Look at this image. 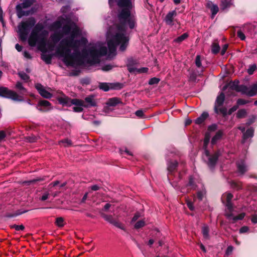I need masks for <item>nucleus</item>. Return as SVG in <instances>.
<instances>
[{
    "instance_id": "obj_1",
    "label": "nucleus",
    "mask_w": 257,
    "mask_h": 257,
    "mask_svg": "<svg viewBox=\"0 0 257 257\" xmlns=\"http://www.w3.org/2000/svg\"><path fill=\"white\" fill-rule=\"evenodd\" d=\"M61 28L62 35L66 37L61 41L56 49V55L67 66H80L85 61L90 64H97L100 62L101 57L107 54V48L101 43L84 48L87 40L85 38L77 39L80 32L73 22L63 20L57 21L50 26V29L55 31Z\"/></svg>"
},
{
    "instance_id": "obj_2",
    "label": "nucleus",
    "mask_w": 257,
    "mask_h": 257,
    "mask_svg": "<svg viewBox=\"0 0 257 257\" xmlns=\"http://www.w3.org/2000/svg\"><path fill=\"white\" fill-rule=\"evenodd\" d=\"M134 0H118L117 5L121 9L117 15V23L110 27L107 32L108 48V57L115 56L116 47L120 45L119 50L124 51L128 44L127 28L133 29L136 25V18L132 10Z\"/></svg>"
},
{
    "instance_id": "obj_3",
    "label": "nucleus",
    "mask_w": 257,
    "mask_h": 257,
    "mask_svg": "<svg viewBox=\"0 0 257 257\" xmlns=\"http://www.w3.org/2000/svg\"><path fill=\"white\" fill-rule=\"evenodd\" d=\"M45 26L41 22H39L35 26L28 39L29 45L31 47L36 46L42 52L41 59L46 63L50 64L52 55L46 52V43L49 32L45 30Z\"/></svg>"
},
{
    "instance_id": "obj_4",
    "label": "nucleus",
    "mask_w": 257,
    "mask_h": 257,
    "mask_svg": "<svg viewBox=\"0 0 257 257\" xmlns=\"http://www.w3.org/2000/svg\"><path fill=\"white\" fill-rule=\"evenodd\" d=\"M210 135L209 132L205 134L204 139L203 141V148L204 153L203 155V159L207 163V165L210 169H213L215 167L219 156L220 155L219 151L216 152L213 154H210L206 148L209 142Z\"/></svg>"
},
{
    "instance_id": "obj_5",
    "label": "nucleus",
    "mask_w": 257,
    "mask_h": 257,
    "mask_svg": "<svg viewBox=\"0 0 257 257\" xmlns=\"http://www.w3.org/2000/svg\"><path fill=\"white\" fill-rule=\"evenodd\" d=\"M36 25V20L33 17L29 18L27 20L21 22L18 26L17 32L19 34V38L22 41H26L28 38V35L30 29L33 27H35Z\"/></svg>"
},
{
    "instance_id": "obj_6",
    "label": "nucleus",
    "mask_w": 257,
    "mask_h": 257,
    "mask_svg": "<svg viewBox=\"0 0 257 257\" xmlns=\"http://www.w3.org/2000/svg\"><path fill=\"white\" fill-rule=\"evenodd\" d=\"M59 102L63 105L70 106L72 104L75 106L73 107V111L76 112L82 111L83 107L85 106L84 101L78 99H71L68 97L63 95L58 98Z\"/></svg>"
},
{
    "instance_id": "obj_7",
    "label": "nucleus",
    "mask_w": 257,
    "mask_h": 257,
    "mask_svg": "<svg viewBox=\"0 0 257 257\" xmlns=\"http://www.w3.org/2000/svg\"><path fill=\"white\" fill-rule=\"evenodd\" d=\"M178 163L176 161H170L167 162V169L168 171V179L170 181L172 186L176 190L178 189V187L175 183L178 180V179H174L173 177H175V175L180 178V174L179 173H176L175 171L178 167Z\"/></svg>"
},
{
    "instance_id": "obj_8",
    "label": "nucleus",
    "mask_w": 257,
    "mask_h": 257,
    "mask_svg": "<svg viewBox=\"0 0 257 257\" xmlns=\"http://www.w3.org/2000/svg\"><path fill=\"white\" fill-rule=\"evenodd\" d=\"M22 3L16 6V12L19 18L23 16H29L30 14V11H25L24 9L30 7L33 3L34 0H22Z\"/></svg>"
},
{
    "instance_id": "obj_9",
    "label": "nucleus",
    "mask_w": 257,
    "mask_h": 257,
    "mask_svg": "<svg viewBox=\"0 0 257 257\" xmlns=\"http://www.w3.org/2000/svg\"><path fill=\"white\" fill-rule=\"evenodd\" d=\"M0 96L10 98L17 101H22V97L19 95L16 92L9 90L5 87H0Z\"/></svg>"
},
{
    "instance_id": "obj_10",
    "label": "nucleus",
    "mask_w": 257,
    "mask_h": 257,
    "mask_svg": "<svg viewBox=\"0 0 257 257\" xmlns=\"http://www.w3.org/2000/svg\"><path fill=\"white\" fill-rule=\"evenodd\" d=\"M236 89L238 92L249 96H253L257 94V84L255 83L250 87L241 85L237 87Z\"/></svg>"
},
{
    "instance_id": "obj_11",
    "label": "nucleus",
    "mask_w": 257,
    "mask_h": 257,
    "mask_svg": "<svg viewBox=\"0 0 257 257\" xmlns=\"http://www.w3.org/2000/svg\"><path fill=\"white\" fill-rule=\"evenodd\" d=\"M232 198L233 195L229 192H226L222 195L221 200L227 209H233L235 207V201Z\"/></svg>"
},
{
    "instance_id": "obj_12",
    "label": "nucleus",
    "mask_w": 257,
    "mask_h": 257,
    "mask_svg": "<svg viewBox=\"0 0 257 257\" xmlns=\"http://www.w3.org/2000/svg\"><path fill=\"white\" fill-rule=\"evenodd\" d=\"M104 212H100L101 216L103 217L106 221L113 223L115 226L118 228H120L122 230H124V226L121 224V223L116 222L114 220V218L112 215L109 214L108 212V210H103Z\"/></svg>"
},
{
    "instance_id": "obj_13",
    "label": "nucleus",
    "mask_w": 257,
    "mask_h": 257,
    "mask_svg": "<svg viewBox=\"0 0 257 257\" xmlns=\"http://www.w3.org/2000/svg\"><path fill=\"white\" fill-rule=\"evenodd\" d=\"M36 108L42 112H47L52 109L51 104L47 100H42L38 102Z\"/></svg>"
},
{
    "instance_id": "obj_14",
    "label": "nucleus",
    "mask_w": 257,
    "mask_h": 257,
    "mask_svg": "<svg viewBox=\"0 0 257 257\" xmlns=\"http://www.w3.org/2000/svg\"><path fill=\"white\" fill-rule=\"evenodd\" d=\"M233 210H228V212H226L225 214L227 218L229 221L234 223L237 220H241L244 218L245 216V214L244 213H240L238 215H235L233 213Z\"/></svg>"
},
{
    "instance_id": "obj_15",
    "label": "nucleus",
    "mask_w": 257,
    "mask_h": 257,
    "mask_svg": "<svg viewBox=\"0 0 257 257\" xmlns=\"http://www.w3.org/2000/svg\"><path fill=\"white\" fill-rule=\"evenodd\" d=\"M177 16V12L175 10L170 11L166 16L164 21L167 25L172 26L177 21L175 18Z\"/></svg>"
},
{
    "instance_id": "obj_16",
    "label": "nucleus",
    "mask_w": 257,
    "mask_h": 257,
    "mask_svg": "<svg viewBox=\"0 0 257 257\" xmlns=\"http://www.w3.org/2000/svg\"><path fill=\"white\" fill-rule=\"evenodd\" d=\"M198 187V185L196 184L195 179L192 176H190L189 178L188 183L186 185L187 189L185 188H182L181 190V192L183 193H187L189 190H194Z\"/></svg>"
},
{
    "instance_id": "obj_17",
    "label": "nucleus",
    "mask_w": 257,
    "mask_h": 257,
    "mask_svg": "<svg viewBox=\"0 0 257 257\" xmlns=\"http://www.w3.org/2000/svg\"><path fill=\"white\" fill-rule=\"evenodd\" d=\"M35 87L37 90L38 91L40 94L43 97L45 98H50L52 96V94L47 91L44 86L39 83H37L35 85Z\"/></svg>"
},
{
    "instance_id": "obj_18",
    "label": "nucleus",
    "mask_w": 257,
    "mask_h": 257,
    "mask_svg": "<svg viewBox=\"0 0 257 257\" xmlns=\"http://www.w3.org/2000/svg\"><path fill=\"white\" fill-rule=\"evenodd\" d=\"M237 173L240 175H243L248 170V166L245 162L244 160L240 159L236 162Z\"/></svg>"
},
{
    "instance_id": "obj_19",
    "label": "nucleus",
    "mask_w": 257,
    "mask_h": 257,
    "mask_svg": "<svg viewBox=\"0 0 257 257\" xmlns=\"http://www.w3.org/2000/svg\"><path fill=\"white\" fill-rule=\"evenodd\" d=\"M225 95L223 92H221L217 97L214 106V111L216 113H218V107L221 106L224 101Z\"/></svg>"
},
{
    "instance_id": "obj_20",
    "label": "nucleus",
    "mask_w": 257,
    "mask_h": 257,
    "mask_svg": "<svg viewBox=\"0 0 257 257\" xmlns=\"http://www.w3.org/2000/svg\"><path fill=\"white\" fill-rule=\"evenodd\" d=\"M206 7L210 10L211 13V18L213 19L215 16L218 12L219 8L217 5L213 4L211 2H208L206 4Z\"/></svg>"
},
{
    "instance_id": "obj_21",
    "label": "nucleus",
    "mask_w": 257,
    "mask_h": 257,
    "mask_svg": "<svg viewBox=\"0 0 257 257\" xmlns=\"http://www.w3.org/2000/svg\"><path fill=\"white\" fill-rule=\"evenodd\" d=\"M27 210H24V211H20L19 210H10L11 212L7 213L6 216L8 218H14L26 213Z\"/></svg>"
},
{
    "instance_id": "obj_22",
    "label": "nucleus",
    "mask_w": 257,
    "mask_h": 257,
    "mask_svg": "<svg viewBox=\"0 0 257 257\" xmlns=\"http://www.w3.org/2000/svg\"><path fill=\"white\" fill-rule=\"evenodd\" d=\"M206 190L204 186H201L200 190H198L197 192L196 197L193 196L194 201H195L196 199H198L199 201L203 200V198L206 196Z\"/></svg>"
},
{
    "instance_id": "obj_23",
    "label": "nucleus",
    "mask_w": 257,
    "mask_h": 257,
    "mask_svg": "<svg viewBox=\"0 0 257 257\" xmlns=\"http://www.w3.org/2000/svg\"><path fill=\"white\" fill-rule=\"evenodd\" d=\"M254 130L252 127L247 129L243 134L242 143H245L246 140L253 136Z\"/></svg>"
},
{
    "instance_id": "obj_24",
    "label": "nucleus",
    "mask_w": 257,
    "mask_h": 257,
    "mask_svg": "<svg viewBox=\"0 0 257 257\" xmlns=\"http://www.w3.org/2000/svg\"><path fill=\"white\" fill-rule=\"evenodd\" d=\"M208 112H203L199 117L195 120V123L198 124H201L208 117Z\"/></svg>"
},
{
    "instance_id": "obj_25",
    "label": "nucleus",
    "mask_w": 257,
    "mask_h": 257,
    "mask_svg": "<svg viewBox=\"0 0 257 257\" xmlns=\"http://www.w3.org/2000/svg\"><path fill=\"white\" fill-rule=\"evenodd\" d=\"M85 101L87 103V104H85V106H84L85 107L94 106L96 105V103L94 100L93 97L92 96L86 97L85 98Z\"/></svg>"
},
{
    "instance_id": "obj_26",
    "label": "nucleus",
    "mask_w": 257,
    "mask_h": 257,
    "mask_svg": "<svg viewBox=\"0 0 257 257\" xmlns=\"http://www.w3.org/2000/svg\"><path fill=\"white\" fill-rule=\"evenodd\" d=\"M232 5V0H221L220 7L221 9L225 10L230 8Z\"/></svg>"
},
{
    "instance_id": "obj_27",
    "label": "nucleus",
    "mask_w": 257,
    "mask_h": 257,
    "mask_svg": "<svg viewBox=\"0 0 257 257\" xmlns=\"http://www.w3.org/2000/svg\"><path fill=\"white\" fill-rule=\"evenodd\" d=\"M223 135V132L221 131H218L215 134V135L212 138L211 140L212 145L215 144L217 142L220 140Z\"/></svg>"
},
{
    "instance_id": "obj_28",
    "label": "nucleus",
    "mask_w": 257,
    "mask_h": 257,
    "mask_svg": "<svg viewBox=\"0 0 257 257\" xmlns=\"http://www.w3.org/2000/svg\"><path fill=\"white\" fill-rule=\"evenodd\" d=\"M119 101L118 98H112L109 99L108 100V101L107 102V104L108 106H114L116 105L118 103H119Z\"/></svg>"
},
{
    "instance_id": "obj_29",
    "label": "nucleus",
    "mask_w": 257,
    "mask_h": 257,
    "mask_svg": "<svg viewBox=\"0 0 257 257\" xmlns=\"http://www.w3.org/2000/svg\"><path fill=\"white\" fill-rule=\"evenodd\" d=\"M88 192H90V193L89 194V201H92V202H95L97 201V198L98 195H99L98 193H94L92 191H89Z\"/></svg>"
},
{
    "instance_id": "obj_30",
    "label": "nucleus",
    "mask_w": 257,
    "mask_h": 257,
    "mask_svg": "<svg viewBox=\"0 0 257 257\" xmlns=\"http://www.w3.org/2000/svg\"><path fill=\"white\" fill-rule=\"evenodd\" d=\"M16 87L17 89L21 91V93L22 94H25L27 92L26 89L23 87L22 83L20 82H18L17 83Z\"/></svg>"
},
{
    "instance_id": "obj_31",
    "label": "nucleus",
    "mask_w": 257,
    "mask_h": 257,
    "mask_svg": "<svg viewBox=\"0 0 257 257\" xmlns=\"http://www.w3.org/2000/svg\"><path fill=\"white\" fill-rule=\"evenodd\" d=\"M231 187L236 190H239L241 188V184L239 182L232 181L231 183Z\"/></svg>"
},
{
    "instance_id": "obj_32",
    "label": "nucleus",
    "mask_w": 257,
    "mask_h": 257,
    "mask_svg": "<svg viewBox=\"0 0 257 257\" xmlns=\"http://www.w3.org/2000/svg\"><path fill=\"white\" fill-rule=\"evenodd\" d=\"M202 232L203 236L205 238H208L209 237V228L207 226L205 225L202 227Z\"/></svg>"
},
{
    "instance_id": "obj_33",
    "label": "nucleus",
    "mask_w": 257,
    "mask_h": 257,
    "mask_svg": "<svg viewBox=\"0 0 257 257\" xmlns=\"http://www.w3.org/2000/svg\"><path fill=\"white\" fill-rule=\"evenodd\" d=\"M188 37V35L187 33H185L182 34L181 36L178 37L174 41L177 43L181 42L182 41H184L185 39H186Z\"/></svg>"
},
{
    "instance_id": "obj_34",
    "label": "nucleus",
    "mask_w": 257,
    "mask_h": 257,
    "mask_svg": "<svg viewBox=\"0 0 257 257\" xmlns=\"http://www.w3.org/2000/svg\"><path fill=\"white\" fill-rule=\"evenodd\" d=\"M55 223L59 227H63L64 225V219L61 217L57 218Z\"/></svg>"
},
{
    "instance_id": "obj_35",
    "label": "nucleus",
    "mask_w": 257,
    "mask_h": 257,
    "mask_svg": "<svg viewBox=\"0 0 257 257\" xmlns=\"http://www.w3.org/2000/svg\"><path fill=\"white\" fill-rule=\"evenodd\" d=\"M246 115V111L244 109H242L237 111L236 116L238 118H243Z\"/></svg>"
},
{
    "instance_id": "obj_36",
    "label": "nucleus",
    "mask_w": 257,
    "mask_h": 257,
    "mask_svg": "<svg viewBox=\"0 0 257 257\" xmlns=\"http://www.w3.org/2000/svg\"><path fill=\"white\" fill-rule=\"evenodd\" d=\"M145 225V221L144 220H141L137 221L134 226L136 229H139L144 226Z\"/></svg>"
},
{
    "instance_id": "obj_37",
    "label": "nucleus",
    "mask_w": 257,
    "mask_h": 257,
    "mask_svg": "<svg viewBox=\"0 0 257 257\" xmlns=\"http://www.w3.org/2000/svg\"><path fill=\"white\" fill-rule=\"evenodd\" d=\"M51 40L55 43L58 42L60 40V37L56 33H54L51 36Z\"/></svg>"
},
{
    "instance_id": "obj_38",
    "label": "nucleus",
    "mask_w": 257,
    "mask_h": 257,
    "mask_svg": "<svg viewBox=\"0 0 257 257\" xmlns=\"http://www.w3.org/2000/svg\"><path fill=\"white\" fill-rule=\"evenodd\" d=\"M220 50V47L217 44H213L212 46L211 51L213 53L217 54Z\"/></svg>"
},
{
    "instance_id": "obj_39",
    "label": "nucleus",
    "mask_w": 257,
    "mask_h": 257,
    "mask_svg": "<svg viewBox=\"0 0 257 257\" xmlns=\"http://www.w3.org/2000/svg\"><path fill=\"white\" fill-rule=\"evenodd\" d=\"M99 88L105 91H107L110 89L109 85L106 83H100L99 85Z\"/></svg>"
},
{
    "instance_id": "obj_40",
    "label": "nucleus",
    "mask_w": 257,
    "mask_h": 257,
    "mask_svg": "<svg viewBox=\"0 0 257 257\" xmlns=\"http://www.w3.org/2000/svg\"><path fill=\"white\" fill-rule=\"evenodd\" d=\"M219 113L222 114L224 116L227 115V114L228 113L227 108L224 107H222V106L218 107V114Z\"/></svg>"
},
{
    "instance_id": "obj_41",
    "label": "nucleus",
    "mask_w": 257,
    "mask_h": 257,
    "mask_svg": "<svg viewBox=\"0 0 257 257\" xmlns=\"http://www.w3.org/2000/svg\"><path fill=\"white\" fill-rule=\"evenodd\" d=\"M256 69V66L255 64H253L249 66V68L247 69V73L251 75L253 73L254 71Z\"/></svg>"
},
{
    "instance_id": "obj_42",
    "label": "nucleus",
    "mask_w": 257,
    "mask_h": 257,
    "mask_svg": "<svg viewBox=\"0 0 257 257\" xmlns=\"http://www.w3.org/2000/svg\"><path fill=\"white\" fill-rule=\"evenodd\" d=\"M60 144H63L64 147H69L71 146L72 143L70 140L65 139L59 142Z\"/></svg>"
},
{
    "instance_id": "obj_43",
    "label": "nucleus",
    "mask_w": 257,
    "mask_h": 257,
    "mask_svg": "<svg viewBox=\"0 0 257 257\" xmlns=\"http://www.w3.org/2000/svg\"><path fill=\"white\" fill-rule=\"evenodd\" d=\"M19 75L22 79L25 81H27L29 79V76L24 72H19Z\"/></svg>"
},
{
    "instance_id": "obj_44",
    "label": "nucleus",
    "mask_w": 257,
    "mask_h": 257,
    "mask_svg": "<svg viewBox=\"0 0 257 257\" xmlns=\"http://www.w3.org/2000/svg\"><path fill=\"white\" fill-rule=\"evenodd\" d=\"M90 192H87L83 196L80 201V203H85L87 200H89V194Z\"/></svg>"
},
{
    "instance_id": "obj_45",
    "label": "nucleus",
    "mask_w": 257,
    "mask_h": 257,
    "mask_svg": "<svg viewBox=\"0 0 257 257\" xmlns=\"http://www.w3.org/2000/svg\"><path fill=\"white\" fill-rule=\"evenodd\" d=\"M127 67L130 72L137 73L138 68L135 67L134 66L132 65L131 64H128L127 65Z\"/></svg>"
},
{
    "instance_id": "obj_46",
    "label": "nucleus",
    "mask_w": 257,
    "mask_h": 257,
    "mask_svg": "<svg viewBox=\"0 0 257 257\" xmlns=\"http://www.w3.org/2000/svg\"><path fill=\"white\" fill-rule=\"evenodd\" d=\"M115 202V201L113 200L110 201L109 202L106 203L105 205H104V209H109L110 207H114V203Z\"/></svg>"
},
{
    "instance_id": "obj_47",
    "label": "nucleus",
    "mask_w": 257,
    "mask_h": 257,
    "mask_svg": "<svg viewBox=\"0 0 257 257\" xmlns=\"http://www.w3.org/2000/svg\"><path fill=\"white\" fill-rule=\"evenodd\" d=\"M113 67L114 66L112 64H106L102 66V70L104 71H108L111 70Z\"/></svg>"
},
{
    "instance_id": "obj_48",
    "label": "nucleus",
    "mask_w": 257,
    "mask_h": 257,
    "mask_svg": "<svg viewBox=\"0 0 257 257\" xmlns=\"http://www.w3.org/2000/svg\"><path fill=\"white\" fill-rule=\"evenodd\" d=\"M135 114L139 117L144 118L145 117L144 113L143 110L139 109L135 112Z\"/></svg>"
},
{
    "instance_id": "obj_49",
    "label": "nucleus",
    "mask_w": 257,
    "mask_h": 257,
    "mask_svg": "<svg viewBox=\"0 0 257 257\" xmlns=\"http://www.w3.org/2000/svg\"><path fill=\"white\" fill-rule=\"evenodd\" d=\"M186 202L187 206L189 208V209H193V208H194L193 202L191 200V199H190L189 198H187L186 199Z\"/></svg>"
},
{
    "instance_id": "obj_50",
    "label": "nucleus",
    "mask_w": 257,
    "mask_h": 257,
    "mask_svg": "<svg viewBox=\"0 0 257 257\" xmlns=\"http://www.w3.org/2000/svg\"><path fill=\"white\" fill-rule=\"evenodd\" d=\"M195 64L196 66L198 68H200L201 67V62L200 59V56L199 55H197L196 57Z\"/></svg>"
},
{
    "instance_id": "obj_51",
    "label": "nucleus",
    "mask_w": 257,
    "mask_h": 257,
    "mask_svg": "<svg viewBox=\"0 0 257 257\" xmlns=\"http://www.w3.org/2000/svg\"><path fill=\"white\" fill-rule=\"evenodd\" d=\"M160 81V79L156 78V77H154V78H152L151 79H150V80H149V84L150 85H153V84H157Z\"/></svg>"
},
{
    "instance_id": "obj_52",
    "label": "nucleus",
    "mask_w": 257,
    "mask_h": 257,
    "mask_svg": "<svg viewBox=\"0 0 257 257\" xmlns=\"http://www.w3.org/2000/svg\"><path fill=\"white\" fill-rule=\"evenodd\" d=\"M26 139H27V141L29 142L34 143V142H35L37 141L38 138H37V137H36L34 136H32L28 137L26 138Z\"/></svg>"
},
{
    "instance_id": "obj_53",
    "label": "nucleus",
    "mask_w": 257,
    "mask_h": 257,
    "mask_svg": "<svg viewBox=\"0 0 257 257\" xmlns=\"http://www.w3.org/2000/svg\"><path fill=\"white\" fill-rule=\"evenodd\" d=\"M241 85H238V81H234L232 83L230 84V87L233 89L235 90L236 91L238 92L236 88L239 86H241Z\"/></svg>"
},
{
    "instance_id": "obj_54",
    "label": "nucleus",
    "mask_w": 257,
    "mask_h": 257,
    "mask_svg": "<svg viewBox=\"0 0 257 257\" xmlns=\"http://www.w3.org/2000/svg\"><path fill=\"white\" fill-rule=\"evenodd\" d=\"M13 228H15L17 231L23 230L25 228V227L23 225H14L13 226Z\"/></svg>"
},
{
    "instance_id": "obj_55",
    "label": "nucleus",
    "mask_w": 257,
    "mask_h": 257,
    "mask_svg": "<svg viewBox=\"0 0 257 257\" xmlns=\"http://www.w3.org/2000/svg\"><path fill=\"white\" fill-rule=\"evenodd\" d=\"M148 71V68L147 67H142L141 68H138L137 73H147Z\"/></svg>"
},
{
    "instance_id": "obj_56",
    "label": "nucleus",
    "mask_w": 257,
    "mask_h": 257,
    "mask_svg": "<svg viewBox=\"0 0 257 257\" xmlns=\"http://www.w3.org/2000/svg\"><path fill=\"white\" fill-rule=\"evenodd\" d=\"M43 180V179H42L41 178H37L36 179H33V180H31L27 181V182H25L24 183L25 184H30L31 183H34V182H37V181H41V180Z\"/></svg>"
},
{
    "instance_id": "obj_57",
    "label": "nucleus",
    "mask_w": 257,
    "mask_h": 257,
    "mask_svg": "<svg viewBox=\"0 0 257 257\" xmlns=\"http://www.w3.org/2000/svg\"><path fill=\"white\" fill-rule=\"evenodd\" d=\"M237 36L241 40H244L245 38V36L244 34L241 31H238L237 32Z\"/></svg>"
},
{
    "instance_id": "obj_58",
    "label": "nucleus",
    "mask_w": 257,
    "mask_h": 257,
    "mask_svg": "<svg viewBox=\"0 0 257 257\" xmlns=\"http://www.w3.org/2000/svg\"><path fill=\"white\" fill-rule=\"evenodd\" d=\"M216 129H217V125L215 124H213L211 125H209L208 127V131L209 132L215 131Z\"/></svg>"
},
{
    "instance_id": "obj_59",
    "label": "nucleus",
    "mask_w": 257,
    "mask_h": 257,
    "mask_svg": "<svg viewBox=\"0 0 257 257\" xmlns=\"http://www.w3.org/2000/svg\"><path fill=\"white\" fill-rule=\"evenodd\" d=\"M248 102L247 101L243 99H238L237 101V104L238 105H244Z\"/></svg>"
},
{
    "instance_id": "obj_60",
    "label": "nucleus",
    "mask_w": 257,
    "mask_h": 257,
    "mask_svg": "<svg viewBox=\"0 0 257 257\" xmlns=\"http://www.w3.org/2000/svg\"><path fill=\"white\" fill-rule=\"evenodd\" d=\"M233 249V247L232 246H228L226 250V254L227 255H230L232 253Z\"/></svg>"
},
{
    "instance_id": "obj_61",
    "label": "nucleus",
    "mask_w": 257,
    "mask_h": 257,
    "mask_svg": "<svg viewBox=\"0 0 257 257\" xmlns=\"http://www.w3.org/2000/svg\"><path fill=\"white\" fill-rule=\"evenodd\" d=\"M237 108H238L237 105H235V106H233L232 107H231V108H230L229 109L228 114H231L232 112L235 111L237 109Z\"/></svg>"
},
{
    "instance_id": "obj_62",
    "label": "nucleus",
    "mask_w": 257,
    "mask_h": 257,
    "mask_svg": "<svg viewBox=\"0 0 257 257\" xmlns=\"http://www.w3.org/2000/svg\"><path fill=\"white\" fill-rule=\"evenodd\" d=\"M49 195V193L45 192L42 196V197L41 198V200H42V201L46 200V199H47L48 198Z\"/></svg>"
},
{
    "instance_id": "obj_63",
    "label": "nucleus",
    "mask_w": 257,
    "mask_h": 257,
    "mask_svg": "<svg viewBox=\"0 0 257 257\" xmlns=\"http://www.w3.org/2000/svg\"><path fill=\"white\" fill-rule=\"evenodd\" d=\"M23 55H24V56L25 58H26L27 59H31L32 58V57H31L30 54L29 53V52L27 51H24Z\"/></svg>"
},
{
    "instance_id": "obj_64",
    "label": "nucleus",
    "mask_w": 257,
    "mask_h": 257,
    "mask_svg": "<svg viewBox=\"0 0 257 257\" xmlns=\"http://www.w3.org/2000/svg\"><path fill=\"white\" fill-rule=\"evenodd\" d=\"M248 230V228L247 227V226H243L242 227L240 230H239V232L240 233H245L246 232H247Z\"/></svg>"
}]
</instances>
